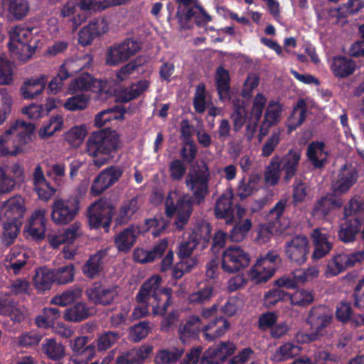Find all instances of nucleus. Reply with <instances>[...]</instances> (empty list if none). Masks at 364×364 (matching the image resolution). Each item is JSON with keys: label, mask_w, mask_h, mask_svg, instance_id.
<instances>
[{"label": "nucleus", "mask_w": 364, "mask_h": 364, "mask_svg": "<svg viewBox=\"0 0 364 364\" xmlns=\"http://www.w3.org/2000/svg\"><path fill=\"white\" fill-rule=\"evenodd\" d=\"M210 173L206 163L202 161L190 169L185 184L193 196L179 195L177 191H170L165 200V213L168 218L176 215L174 225L177 230H182L188 223L193 210V204L203 203L209 193Z\"/></svg>", "instance_id": "f257e3e1"}, {"label": "nucleus", "mask_w": 364, "mask_h": 364, "mask_svg": "<svg viewBox=\"0 0 364 364\" xmlns=\"http://www.w3.org/2000/svg\"><path fill=\"white\" fill-rule=\"evenodd\" d=\"M161 279L158 275L151 277L144 282L136 295L138 306L134 309L132 317L139 319L149 314V304L154 315H164L171 304V288H160Z\"/></svg>", "instance_id": "f03ea898"}, {"label": "nucleus", "mask_w": 364, "mask_h": 364, "mask_svg": "<svg viewBox=\"0 0 364 364\" xmlns=\"http://www.w3.org/2000/svg\"><path fill=\"white\" fill-rule=\"evenodd\" d=\"M122 147L120 135L109 127L91 133L86 141V153L97 168L113 160Z\"/></svg>", "instance_id": "7ed1b4c3"}, {"label": "nucleus", "mask_w": 364, "mask_h": 364, "mask_svg": "<svg viewBox=\"0 0 364 364\" xmlns=\"http://www.w3.org/2000/svg\"><path fill=\"white\" fill-rule=\"evenodd\" d=\"M178 4H182L185 6H189L193 4V6L187 8L185 13L180 11L178 8L176 12V18L181 26L183 29H189L190 21L194 18L195 23L198 26L206 25L212 20L211 16L205 11L204 8L199 4L198 0H176Z\"/></svg>", "instance_id": "20e7f679"}, {"label": "nucleus", "mask_w": 364, "mask_h": 364, "mask_svg": "<svg viewBox=\"0 0 364 364\" xmlns=\"http://www.w3.org/2000/svg\"><path fill=\"white\" fill-rule=\"evenodd\" d=\"M250 262L247 252L237 245H230L223 252L221 268L227 273L233 274L247 267Z\"/></svg>", "instance_id": "39448f33"}, {"label": "nucleus", "mask_w": 364, "mask_h": 364, "mask_svg": "<svg viewBox=\"0 0 364 364\" xmlns=\"http://www.w3.org/2000/svg\"><path fill=\"white\" fill-rule=\"evenodd\" d=\"M333 320V310L328 306L320 304L311 307L306 320V323L314 331L311 340L323 336L326 333V328L332 323Z\"/></svg>", "instance_id": "423d86ee"}, {"label": "nucleus", "mask_w": 364, "mask_h": 364, "mask_svg": "<svg viewBox=\"0 0 364 364\" xmlns=\"http://www.w3.org/2000/svg\"><path fill=\"white\" fill-rule=\"evenodd\" d=\"M34 130L35 126L33 123H27L23 120L17 119L14 124L0 135V146H3L7 142L11 135L16 134V139H14L15 150L11 154L16 155L21 151V146L31 141Z\"/></svg>", "instance_id": "0eeeda50"}, {"label": "nucleus", "mask_w": 364, "mask_h": 364, "mask_svg": "<svg viewBox=\"0 0 364 364\" xmlns=\"http://www.w3.org/2000/svg\"><path fill=\"white\" fill-rule=\"evenodd\" d=\"M51 219L55 224L66 225L79 213L80 205L76 198L55 199L51 206Z\"/></svg>", "instance_id": "6e6552de"}, {"label": "nucleus", "mask_w": 364, "mask_h": 364, "mask_svg": "<svg viewBox=\"0 0 364 364\" xmlns=\"http://www.w3.org/2000/svg\"><path fill=\"white\" fill-rule=\"evenodd\" d=\"M114 214V208L112 205L105 201H96L87 210L90 226L94 229L102 228L107 232L109 230Z\"/></svg>", "instance_id": "1a4fd4ad"}, {"label": "nucleus", "mask_w": 364, "mask_h": 364, "mask_svg": "<svg viewBox=\"0 0 364 364\" xmlns=\"http://www.w3.org/2000/svg\"><path fill=\"white\" fill-rule=\"evenodd\" d=\"M210 232L211 227L209 224L202 225L196 232H193L188 240L181 243L178 247L177 255L181 260L191 259L190 256L198 245L201 246V250L206 248L210 241Z\"/></svg>", "instance_id": "9d476101"}, {"label": "nucleus", "mask_w": 364, "mask_h": 364, "mask_svg": "<svg viewBox=\"0 0 364 364\" xmlns=\"http://www.w3.org/2000/svg\"><path fill=\"white\" fill-rule=\"evenodd\" d=\"M279 255L274 252H269L263 257L257 260L250 270L249 276L256 284L267 282L277 269Z\"/></svg>", "instance_id": "9b49d317"}, {"label": "nucleus", "mask_w": 364, "mask_h": 364, "mask_svg": "<svg viewBox=\"0 0 364 364\" xmlns=\"http://www.w3.org/2000/svg\"><path fill=\"white\" fill-rule=\"evenodd\" d=\"M311 251V245L306 236L298 235L287 241L284 245V252L287 257L292 263L297 265L304 264Z\"/></svg>", "instance_id": "f8f14e48"}, {"label": "nucleus", "mask_w": 364, "mask_h": 364, "mask_svg": "<svg viewBox=\"0 0 364 364\" xmlns=\"http://www.w3.org/2000/svg\"><path fill=\"white\" fill-rule=\"evenodd\" d=\"M359 178L358 168L352 164H344L331 185V191L337 196L347 193L357 183Z\"/></svg>", "instance_id": "ddd939ff"}, {"label": "nucleus", "mask_w": 364, "mask_h": 364, "mask_svg": "<svg viewBox=\"0 0 364 364\" xmlns=\"http://www.w3.org/2000/svg\"><path fill=\"white\" fill-rule=\"evenodd\" d=\"M140 49L139 43L131 38H126L119 43L111 46L107 54L106 63L109 65H117L128 60Z\"/></svg>", "instance_id": "4468645a"}, {"label": "nucleus", "mask_w": 364, "mask_h": 364, "mask_svg": "<svg viewBox=\"0 0 364 364\" xmlns=\"http://www.w3.org/2000/svg\"><path fill=\"white\" fill-rule=\"evenodd\" d=\"M86 296L95 305L108 306L118 296V287L95 282L86 289Z\"/></svg>", "instance_id": "2eb2a0df"}, {"label": "nucleus", "mask_w": 364, "mask_h": 364, "mask_svg": "<svg viewBox=\"0 0 364 364\" xmlns=\"http://www.w3.org/2000/svg\"><path fill=\"white\" fill-rule=\"evenodd\" d=\"M124 170L118 166H110L102 170L94 179L90 188V193L98 196L107 188L119 181Z\"/></svg>", "instance_id": "dca6fc26"}, {"label": "nucleus", "mask_w": 364, "mask_h": 364, "mask_svg": "<svg viewBox=\"0 0 364 364\" xmlns=\"http://www.w3.org/2000/svg\"><path fill=\"white\" fill-rule=\"evenodd\" d=\"M364 262V250L350 254H339L330 259L327 264V273L336 276L347 268Z\"/></svg>", "instance_id": "f3484780"}, {"label": "nucleus", "mask_w": 364, "mask_h": 364, "mask_svg": "<svg viewBox=\"0 0 364 364\" xmlns=\"http://www.w3.org/2000/svg\"><path fill=\"white\" fill-rule=\"evenodd\" d=\"M82 68V66L77 65V61L66 60L60 66L57 75L48 83V90L50 94H57L62 90L63 81L77 73Z\"/></svg>", "instance_id": "a211bd4d"}, {"label": "nucleus", "mask_w": 364, "mask_h": 364, "mask_svg": "<svg viewBox=\"0 0 364 364\" xmlns=\"http://www.w3.org/2000/svg\"><path fill=\"white\" fill-rule=\"evenodd\" d=\"M46 210L38 209L34 210L27 224L24 227V232L31 240L36 242L42 241L46 237Z\"/></svg>", "instance_id": "6ab92c4d"}, {"label": "nucleus", "mask_w": 364, "mask_h": 364, "mask_svg": "<svg viewBox=\"0 0 364 364\" xmlns=\"http://www.w3.org/2000/svg\"><path fill=\"white\" fill-rule=\"evenodd\" d=\"M343 203V198L331 191L315 202L311 215L317 219H325L332 210L341 208Z\"/></svg>", "instance_id": "aec40b11"}, {"label": "nucleus", "mask_w": 364, "mask_h": 364, "mask_svg": "<svg viewBox=\"0 0 364 364\" xmlns=\"http://www.w3.org/2000/svg\"><path fill=\"white\" fill-rule=\"evenodd\" d=\"M301 150L298 147L290 149L282 157L278 155L279 166L284 174L283 180L289 183L296 175L301 161Z\"/></svg>", "instance_id": "412c9836"}, {"label": "nucleus", "mask_w": 364, "mask_h": 364, "mask_svg": "<svg viewBox=\"0 0 364 364\" xmlns=\"http://www.w3.org/2000/svg\"><path fill=\"white\" fill-rule=\"evenodd\" d=\"M32 28H25L23 26H16L14 29L11 39L18 43L17 45L11 42L8 43L9 50L15 54H19L18 50H27L31 54V46L29 43L32 39Z\"/></svg>", "instance_id": "4be33fe9"}, {"label": "nucleus", "mask_w": 364, "mask_h": 364, "mask_svg": "<svg viewBox=\"0 0 364 364\" xmlns=\"http://www.w3.org/2000/svg\"><path fill=\"white\" fill-rule=\"evenodd\" d=\"M153 350L151 345H143L122 352L115 360V364H142Z\"/></svg>", "instance_id": "5701e85b"}, {"label": "nucleus", "mask_w": 364, "mask_h": 364, "mask_svg": "<svg viewBox=\"0 0 364 364\" xmlns=\"http://www.w3.org/2000/svg\"><path fill=\"white\" fill-rule=\"evenodd\" d=\"M4 215L1 216V220L22 222L26 208L24 200L21 196H15L6 201L1 208Z\"/></svg>", "instance_id": "b1692460"}, {"label": "nucleus", "mask_w": 364, "mask_h": 364, "mask_svg": "<svg viewBox=\"0 0 364 364\" xmlns=\"http://www.w3.org/2000/svg\"><path fill=\"white\" fill-rule=\"evenodd\" d=\"M107 26L104 19H93L78 33V43L82 46L90 45L101 34L105 33Z\"/></svg>", "instance_id": "393cba45"}, {"label": "nucleus", "mask_w": 364, "mask_h": 364, "mask_svg": "<svg viewBox=\"0 0 364 364\" xmlns=\"http://www.w3.org/2000/svg\"><path fill=\"white\" fill-rule=\"evenodd\" d=\"M214 215L217 219H224L226 224L231 225L235 221V208L232 196L223 194L216 200Z\"/></svg>", "instance_id": "a878e982"}, {"label": "nucleus", "mask_w": 364, "mask_h": 364, "mask_svg": "<svg viewBox=\"0 0 364 364\" xmlns=\"http://www.w3.org/2000/svg\"><path fill=\"white\" fill-rule=\"evenodd\" d=\"M362 227V221L358 217L347 218L340 225L338 237L344 243H351L356 239Z\"/></svg>", "instance_id": "bb28decb"}, {"label": "nucleus", "mask_w": 364, "mask_h": 364, "mask_svg": "<svg viewBox=\"0 0 364 364\" xmlns=\"http://www.w3.org/2000/svg\"><path fill=\"white\" fill-rule=\"evenodd\" d=\"M137 227L131 225L114 237V245L120 252L127 253L134 245L139 235Z\"/></svg>", "instance_id": "cd10ccee"}, {"label": "nucleus", "mask_w": 364, "mask_h": 364, "mask_svg": "<svg viewBox=\"0 0 364 364\" xmlns=\"http://www.w3.org/2000/svg\"><path fill=\"white\" fill-rule=\"evenodd\" d=\"M230 328V323L223 316L215 318L203 328V335L205 341L212 342L223 336Z\"/></svg>", "instance_id": "c85d7f7f"}, {"label": "nucleus", "mask_w": 364, "mask_h": 364, "mask_svg": "<svg viewBox=\"0 0 364 364\" xmlns=\"http://www.w3.org/2000/svg\"><path fill=\"white\" fill-rule=\"evenodd\" d=\"M0 315L10 317L16 323H21L25 319V314L18 308V304L8 295L0 296Z\"/></svg>", "instance_id": "c756f323"}, {"label": "nucleus", "mask_w": 364, "mask_h": 364, "mask_svg": "<svg viewBox=\"0 0 364 364\" xmlns=\"http://www.w3.org/2000/svg\"><path fill=\"white\" fill-rule=\"evenodd\" d=\"M314 240V250L311 255L314 261L320 259L326 256L332 249V244L328 240L329 235L315 229L311 234Z\"/></svg>", "instance_id": "7c9ffc66"}, {"label": "nucleus", "mask_w": 364, "mask_h": 364, "mask_svg": "<svg viewBox=\"0 0 364 364\" xmlns=\"http://www.w3.org/2000/svg\"><path fill=\"white\" fill-rule=\"evenodd\" d=\"M105 256V254L101 251L91 255L82 267V274L92 279L99 277L104 269Z\"/></svg>", "instance_id": "2f4dec72"}, {"label": "nucleus", "mask_w": 364, "mask_h": 364, "mask_svg": "<svg viewBox=\"0 0 364 364\" xmlns=\"http://www.w3.org/2000/svg\"><path fill=\"white\" fill-rule=\"evenodd\" d=\"M33 281L38 292L44 293L50 290L55 283L53 270L46 267L37 268L35 271Z\"/></svg>", "instance_id": "473e14b6"}, {"label": "nucleus", "mask_w": 364, "mask_h": 364, "mask_svg": "<svg viewBox=\"0 0 364 364\" xmlns=\"http://www.w3.org/2000/svg\"><path fill=\"white\" fill-rule=\"evenodd\" d=\"M203 328L199 316H191L179 328L180 339L183 343H186L189 339L198 338L199 333L203 331Z\"/></svg>", "instance_id": "72a5a7b5"}, {"label": "nucleus", "mask_w": 364, "mask_h": 364, "mask_svg": "<svg viewBox=\"0 0 364 364\" xmlns=\"http://www.w3.org/2000/svg\"><path fill=\"white\" fill-rule=\"evenodd\" d=\"M46 82L47 79L45 75L27 80L20 88L21 96L23 99H33L42 93Z\"/></svg>", "instance_id": "f704fd0d"}, {"label": "nucleus", "mask_w": 364, "mask_h": 364, "mask_svg": "<svg viewBox=\"0 0 364 364\" xmlns=\"http://www.w3.org/2000/svg\"><path fill=\"white\" fill-rule=\"evenodd\" d=\"M139 209L138 197L124 201L119 208L114 219L117 225L127 224Z\"/></svg>", "instance_id": "c9c22d12"}, {"label": "nucleus", "mask_w": 364, "mask_h": 364, "mask_svg": "<svg viewBox=\"0 0 364 364\" xmlns=\"http://www.w3.org/2000/svg\"><path fill=\"white\" fill-rule=\"evenodd\" d=\"M92 309L84 302H77L65 311V320L70 322H81L92 316Z\"/></svg>", "instance_id": "e433bc0d"}, {"label": "nucleus", "mask_w": 364, "mask_h": 364, "mask_svg": "<svg viewBox=\"0 0 364 364\" xmlns=\"http://www.w3.org/2000/svg\"><path fill=\"white\" fill-rule=\"evenodd\" d=\"M87 336H79L71 340L70 346L72 350L77 355L82 356V360H91L95 354V346L93 344H87Z\"/></svg>", "instance_id": "4c0bfd02"}, {"label": "nucleus", "mask_w": 364, "mask_h": 364, "mask_svg": "<svg viewBox=\"0 0 364 364\" xmlns=\"http://www.w3.org/2000/svg\"><path fill=\"white\" fill-rule=\"evenodd\" d=\"M126 110L119 106H114L100 112L95 117V125L101 128L107 123L115 120H123Z\"/></svg>", "instance_id": "58836bf2"}, {"label": "nucleus", "mask_w": 364, "mask_h": 364, "mask_svg": "<svg viewBox=\"0 0 364 364\" xmlns=\"http://www.w3.org/2000/svg\"><path fill=\"white\" fill-rule=\"evenodd\" d=\"M331 70L337 77L343 78L352 75L355 70L353 60L343 56H336L333 59Z\"/></svg>", "instance_id": "ea45409f"}, {"label": "nucleus", "mask_w": 364, "mask_h": 364, "mask_svg": "<svg viewBox=\"0 0 364 364\" xmlns=\"http://www.w3.org/2000/svg\"><path fill=\"white\" fill-rule=\"evenodd\" d=\"M2 4L9 16L16 21L23 18L29 11V4L26 0H2Z\"/></svg>", "instance_id": "a19ab883"}, {"label": "nucleus", "mask_w": 364, "mask_h": 364, "mask_svg": "<svg viewBox=\"0 0 364 364\" xmlns=\"http://www.w3.org/2000/svg\"><path fill=\"white\" fill-rule=\"evenodd\" d=\"M230 75L228 70L223 66L217 68L215 82L218 94L220 100L230 98Z\"/></svg>", "instance_id": "79ce46f5"}, {"label": "nucleus", "mask_w": 364, "mask_h": 364, "mask_svg": "<svg viewBox=\"0 0 364 364\" xmlns=\"http://www.w3.org/2000/svg\"><path fill=\"white\" fill-rule=\"evenodd\" d=\"M150 82L147 80H140L132 83L126 87L121 96L122 102H128L143 95L149 87Z\"/></svg>", "instance_id": "37998d69"}, {"label": "nucleus", "mask_w": 364, "mask_h": 364, "mask_svg": "<svg viewBox=\"0 0 364 364\" xmlns=\"http://www.w3.org/2000/svg\"><path fill=\"white\" fill-rule=\"evenodd\" d=\"M43 353L50 360H60L65 356L63 346L54 338H46L41 345Z\"/></svg>", "instance_id": "c03bdc74"}, {"label": "nucleus", "mask_w": 364, "mask_h": 364, "mask_svg": "<svg viewBox=\"0 0 364 364\" xmlns=\"http://www.w3.org/2000/svg\"><path fill=\"white\" fill-rule=\"evenodd\" d=\"M301 352V348L293 343L287 342L279 346L272 355V360L283 362L293 358Z\"/></svg>", "instance_id": "a18cd8bd"}, {"label": "nucleus", "mask_w": 364, "mask_h": 364, "mask_svg": "<svg viewBox=\"0 0 364 364\" xmlns=\"http://www.w3.org/2000/svg\"><path fill=\"white\" fill-rule=\"evenodd\" d=\"M306 112L307 105L306 100L303 98H299L296 104L293 107L290 114L289 119L291 121V124L289 125V129L293 130L301 126L306 118Z\"/></svg>", "instance_id": "49530a36"}, {"label": "nucleus", "mask_w": 364, "mask_h": 364, "mask_svg": "<svg viewBox=\"0 0 364 364\" xmlns=\"http://www.w3.org/2000/svg\"><path fill=\"white\" fill-rule=\"evenodd\" d=\"M97 82H98L90 74L83 73L70 82L69 90L72 92L87 91L95 87Z\"/></svg>", "instance_id": "de8ad7c7"}, {"label": "nucleus", "mask_w": 364, "mask_h": 364, "mask_svg": "<svg viewBox=\"0 0 364 364\" xmlns=\"http://www.w3.org/2000/svg\"><path fill=\"white\" fill-rule=\"evenodd\" d=\"M252 226V220L250 218L236 221L235 225L230 231V239L231 241L236 242L242 241L247 237Z\"/></svg>", "instance_id": "09e8293b"}, {"label": "nucleus", "mask_w": 364, "mask_h": 364, "mask_svg": "<svg viewBox=\"0 0 364 364\" xmlns=\"http://www.w3.org/2000/svg\"><path fill=\"white\" fill-rule=\"evenodd\" d=\"M63 118L60 114L51 116L48 124L38 130V136L41 139H46L52 136L55 132L62 129Z\"/></svg>", "instance_id": "8fccbe9b"}, {"label": "nucleus", "mask_w": 364, "mask_h": 364, "mask_svg": "<svg viewBox=\"0 0 364 364\" xmlns=\"http://www.w3.org/2000/svg\"><path fill=\"white\" fill-rule=\"evenodd\" d=\"M183 354V349L176 348L161 349L157 352L154 362L156 364H175Z\"/></svg>", "instance_id": "3c124183"}, {"label": "nucleus", "mask_w": 364, "mask_h": 364, "mask_svg": "<svg viewBox=\"0 0 364 364\" xmlns=\"http://www.w3.org/2000/svg\"><path fill=\"white\" fill-rule=\"evenodd\" d=\"M288 299L293 306L307 307L314 302V294L312 290L300 289L292 294H289Z\"/></svg>", "instance_id": "603ef678"}, {"label": "nucleus", "mask_w": 364, "mask_h": 364, "mask_svg": "<svg viewBox=\"0 0 364 364\" xmlns=\"http://www.w3.org/2000/svg\"><path fill=\"white\" fill-rule=\"evenodd\" d=\"M281 171H282L278 160V155H274L270 160L264 171L265 182L270 186H275L278 183Z\"/></svg>", "instance_id": "864d4df0"}, {"label": "nucleus", "mask_w": 364, "mask_h": 364, "mask_svg": "<svg viewBox=\"0 0 364 364\" xmlns=\"http://www.w3.org/2000/svg\"><path fill=\"white\" fill-rule=\"evenodd\" d=\"M3 221V238L4 245L9 246L12 245L19 232L22 222H15L2 220Z\"/></svg>", "instance_id": "5fc2aeb1"}, {"label": "nucleus", "mask_w": 364, "mask_h": 364, "mask_svg": "<svg viewBox=\"0 0 364 364\" xmlns=\"http://www.w3.org/2000/svg\"><path fill=\"white\" fill-rule=\"evenodd\" d=\"M284 129L279 127L273 129L271 135L262 147L261 155L263 157H269L272 154L281 141V135Z\"/></svg>", "instance_id": "6e6d98bb"}, {"label": "nucleus", "mask_w": 364, "mask_h": 364, "mask_svg": "<svg viewBox=\"0 0 364 364\" xmlns=\"http://www.w3.org/2000/svg\"><path fill=\"white\" fill-rule=\"evenodd\" d=\"M306 281V274L301 273L297 274L296 272L290 274H285L274 282L280 289L281 287L287 289H295L299 283H304Z\"/></svg>", "instance_id": "4d7b16f0"}, {"label": "nucleus", "mask_w": 364, "mask_h": 364, "mask_svg": "<svg viewBox=\"0 0 364 364\" xmlns=\"http://www.w3.org/2000/svg\"><path fill=\"white\" fill-rule=\"evenodd\" d=\"M151 323L149 321H141L134 324L129 329V337L130 341L137 343L145 338L150 333Z\"/></svg>", "instance_id": "13d9d810"}, {"label": "nucleus", "mask_w": 364, "mask_h": 364, "mask_svg": "<svg viewBox=\"0 0 364 364\" xmlns=\"http://www.w3.org/2000/svg\"><path fill=\"white\" fill-rule=\"evenodd\" d=\"M289 293L281 289L274 288L265 292L263 298V304L265 307L271 309L279 302L288 300Z\"/></svg>", "instance_id": "bf43d9fd"}, {"label": "nucleus", "mask_w": 364, "mask_h": 364, "mask_svg": "<svg viewBox=\"0 0 364 364\" xmlns=\"http://www.w3.org/2000/svg\"><path fill=\"white\" fill-rule=\"evenodd\" d=\"M213 296V288L210 284H205L203 287L188 295V301L191 304H202L210 300Z\"/></svg>", "instance_id": "052dcab7"}, {"label": "nucleus", "mask_w": 364, "mask_h": 364, "mask_svg": "<svg viewBox=\"0 0 364 364\" xmlns=\"http://www.w3.org/2000/svg\"><path fill=\"white\" fill-rule=\"evenodd\" d=\"M324 146L323 141H312L307 147L306 156L315 168H322L324 166L323 160L318 158V153H322Z\"/></svg>", "instance_id": "680f3d73"}, {"label": "nucleus", "mask_w": 364, "mask_h": 364, "mask_svg": "<svg viewBox=\"0 0 364 364\" xmlns=\"http://www.w3.org/2000/svg\"><path fill=\"white\" fill-rule=\"evenodd\" d=\"M121 338L119 332L107 331L97 338V348L100 351L112 348Z\"/></svg>", "instance_id": "e2e57ef3"}, {"label": "nucleus", "mask_w": 364, "mask_h": 364, "mask_svg": "<svg viewBox=\"0 0 364 364\" xmlns=\"http://www.w3.org/2000/svg\"><path fill=\"white\" fill-rule=\"evenodd\" d=\"M53 270L55 275V283L58 284H68L73 280L75 267L72 264Z\"/></svg>", "instance_id": "0e129e2a"}, {"label": "nucleus", "mask_w": 364, "mask_h": 364, "mask_svg": "<svg viewBox=\"0 0 364 364\" xmlns=\"http://www.w3.org/2000/svg\"><path fill=\"white\" fill-rule=\"evenodd\" d=\"M81 295V291L78 289H69L61 294L54 296L51 299V304L66 306L74 302Z\"/></svg>", "instance_id": "69168bd1"}, {"label": "nucleus", "mask_w": 364, "mask_h": 364, "mask_svg": "<svg viewBox=\"0 0 364 364\" xmlns=\"http://www.w3.org/2000/svg\"><path fill=\"white\" fill-rule=\"evenodd\" d=\"M282 112V105L277 101L271 100L265 111L264 120L269 122L270 125H275L279 121Z\"/></svg>", "instance_id": "338daca9"}, {"label": "nucleus", "mask_w": 364, "mask_h": 364, "mask_svg": "<svg viewBox=\"0 0 364 364\" xmlns=\"http://www.w3.org/2000/svg\"><path fill=\"white\" fill-rule=\"evenodd\" d=\"M89 97L85 94H79L68 97L64 103V108L69 111L85 109L88 105Z\"/></svg>", "instance_id": "774afa93"}]
</instances>
